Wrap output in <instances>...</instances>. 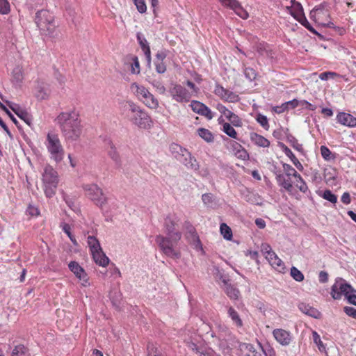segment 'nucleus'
<instances>
[{"label": "nucleus", "mask_w": 356, "mask_h": 356, "mask_svg": "<svg viewBox=\"0 0 356 356\" xmlns=\"http://www.w3.org/2000/svg\"><path fill=\"white\" fill-rule=\"evenodd\" d=\"M56 121L66 141H76L80 138L83 125L78 111L73 109L61 112Z\"/></svg>", "instance_id": "obj_1"}, {"label": "nucleus", "mask_w": 356, "mask_h": 356, "mask_svg": "<svg viewBox=\"0 0 356 356\" xmlns=\"http://www.w3.org/2000/svg\"><path fill=\"white\" fill-rule=\"evenodd\" d=\"M123 114L125 115L129 121L140 129H149L152 126L150 115L131 101H128L124 104Z\"/></svg>", "instance_id": "obj_2"}, {"label": "nucleus", "mask_w": 356, "mask_h": 356, "mask_svg": "<svg viewBox=\"0 0 356 356\" xmlns=\"http://www.w3.org/2000/svg\"><path fill=\"white\" fill-rule=\"evenodd\" d=\"M181 238V234L179 232L165 236L159 234L156 236V243L163 254L173 259H177L181 257V252L177 247Z\"/></svg>", "instance_id": "obj_3"}, {"label": "nucleus", "mask_w": 356, "mask_h": 356, "mask_svg": "<svg viewBox=\"0 0 356 356\" xmlns=\"http://www.w3.org/2000/svg\"><path fill=\"white\" fill-rule=\"evenodd\" d=\"M169 150L175 159L184 164L188 169L198 170V162L187 149L177 143H172L170 145Z\"/></svg>", "instance_id": "obj_4"}, {"label": "nucleus", "mask_w": 356, "mask_h": 356, "mask_svg": "<svg viewBox=\"0 0 356 356\" xmlns=\"http://www.w3.org/2000/svg\"><path fill=\"white\" fill-rule=\"evenodd\" d=\"M35 22L41 33L51 36L54 33L56 25L54 15L47 10H40L35 14Z\"/></svg>", "instance_id": "obj_5"}, {"label": "nucleus", "mask_w": 356, "mask_h": 356, "mask_svg": "<svg viewBox=\"0 0 356 356\" xmlns=\"http://www.w3.org/2000/svg\"><path fill=\"white\" fill-rule=\"evenodd\" d=\"M190 90L180 84H175L170 90V94L174 100L179 103L189 102L191 97L196 96L200 92V88L194 83L188 80L186 82Z\"/></svg>", "instance_id": "obj_6"}, {"label": "nucleus", "mask_w": 356, "mask_h": 356, "mask_svg": "<svg viewBox=\"0 0 356 356\" xmlns=\"http://www.w3.org/2000/svg\"><path fill=\"white\" fill-rule=\"evenodd\" d=\"M356 290L351 285L340 279L332 286L331 296L334 300H339L343 295L350 304L356 305Z\"/></svg>", "instance_id": "obj_7"}, {"label": "nucleus", "mask_w": 356, "mask_h": 356, "mask_svg": "<svg viewBox=\"0 0 356 356\" xmlns=\"http://www.w3.org/2000/svg\"><path fill=\"white\" fill-rule=\"evenodd\" d=\"M46 147L50 154V158L56 163H60L64 158L65 150L58 134L48 133Z\"/></svg>", "instance_id": "obj_8"}, {"label": "nucleus", "mask_w": 356, "mask_h": 356, "mask_svg": "<svg viewBox=\"0 0 356 356\" xmlns=\"http://www.w3.org/2000/svg\"><path fill=\"white\" fill-rule=\"evenodd\" d=\"M44 191L47 197H53L58 184V172L51 166L47 165L42 174Z\"/></svg>", "instance_id": "obj_9"}, {"label": "nucleus", "mask_w": 356, "mask_h": 356, "mask_svg": "<svg viewBox=\"0 0 356 356\" xmlns=\"http://www.w3.org/2000/svg\"><path fill=\"white\" fill-rule=\"evenodd\" d=\"M186 346L200 356H218L210 348L206 346L202 337L197 334L184 340Z\"/></svg>", "instance_id": "obj_10"}, {"label": "nucleus", "mask_w": 356, "mask_h": 356, "mask_svg": "<svg viewBox=\"0 0 356 356\" xmlns=\"http://www.w3.org/2000/svg\"><path fill=\"white\" fill-rule=\"evenodd\" d=\"M130 88L137 98L147 107L152 109H156L159 107L157 99L145 86L137 83H133L131 84Z\"/></svg>", "instance_id": "obj_11"}, {"label": "nucleus", "mask_w": 356, "mask_h": 356, "mask_svg": "<svg viewBox=\"0 0 356 356\" xmlns=\"http://www.w3.org/2000/svg\"><path fill=\"white\" fill-rule=\"evenodd\" d=\"M87 243L94 261L102 267L108 266L109 259L103 252L97 238L93 236H89L87 238Z\"/></svg>", "instance_id": "obj_12"}, {"label": "nucleus", "mask_w": 356, "mask_h": 356, "mask_svg": "<svg viewBox=\"0 0 356 356\" xmlns=\"http://www.w3.org/2000/svg\"><path fill=\"white\" fill-rule=\"evenodd\" d=\"M85 195L96 206L103 207L106 204L108 198L103 190L96 184H88L83 186Z\"/></svg>", "instance_id": "obj_13"}, {"label": "nucleus", "mask_w": 356, "mask_h": 356, "mask_svg": "<svg viewBox=\"0 0 356 356\" xmlns=\"http://www.w3.org/2000/svg\"><path fill=\"white\" fill-rule=\"evenodd\" d=\"M261 252L268 261L269 264L277 271L284 273L285 265L281 259L278 257L276 253L273 251L271 247L268 243H262L261 245Z\"/></svg>", "instance_id": "obj_14"}, {"label": "nucleus", "mask_w": 356, "mask_h": 356, "mask_svg": "<svg viewBox=\"0 0 356 356\" xmlns=\"http://www.w3.org/2000/svg\"><path fill=\"white\" fill-rule=\"evenodd\" d=\"M213 93L225 102L237 103L240 101V97L238 94L225 88L218 83L216 84Z\"/></svg>", "instance_id": "obj_15"}, {"label": "nucleus", "mask_w": 356, "mask_h": 356, "mask_svg": "<svg viewBox=\"0 0 356 356\" xmlns=\"http://www.w3.org/2000/svg\"><path fill=\"white\" fill-rule=\"evenodd\" d=\"M220 4L227 8L232 10L236 15L243 19L249 17L247 10L242 6L237 0H218Z\"/></svg>", "instance_id": "obj_16"}, {"label": "nucleus", "mask_w": 356, "mask_h": 356, "mask_svg": "<svg viewBox=\"0 0 356 356\" xmlns=\"http://www.w3.org/2000/svg\"><path fill=\"white\" fill-rule=\"evenodd\" d=\"M190 107L191 108L193 112L200 115L204 116L208 120H211L213 118L211 109L204 104L199 101H191Z\"/></svg>", "instance_id": "obj_17"}, {"label": "nucleus", "mask_w": 356, "mask_h": 356, "mask_svg": "<svg viewBox=\"0 0 356 356\" xmlns=\"http://www.w3.org/2000/svg\"><path fill=\"white\" fill-rule=\"evenodd\" d=\"M273 335L275 340L282 346H288L291 343L293 337L289 331L277 328L273 331Z\"/></svg>", "instance_id": "obj_18"}, {"label": "nucleus", "mask_w": 356, "mask_h": 356, "mask_svg": "<svg viewBox=\"0 0 356 356\" xmlns=\"http://www.w3.org/2000/svg\"><path fill=\"white\" fill-rule=\"evenodd\" d=\"M70 270L81 281L84 286L88 284V277L84 269L76 261H71L69 265Z\"/></svg>", "instance_id": "obj_19"}, {"label": "nucleus", "mask_w": 356, "mask_h": 356, "mask_svg": "<svg viewBox=\"0 0 356 356\" xmlns=\"http://www.w3.org/2000/svg\"><path fill=\"white\" fill-rule=\"evenodd\" d=\"M311 16L320 25L330 26L329 13L327 10L322 8H315L311 12Z\"/></svg>", "instance_id": "obj_20"}, {"label": "nucleus", "mask_w": 356, "mask_h": 356, "mask_svg": "<svg viewBox=\"0 0 356 356\" xmlns=\"http://www.w3.org/2000/svg\"><path fill=\"white\" fill-rule=\"evenodd\" d=\"M241 356H261L262 348L261 346L255 347L250 343H243L240 345Z\"/></svg>", "instance_id": "obj_21"}, {"label": "nucleus", "mask_w": 356, "mask_h": 356, "mask_svg": "<svg viewBox=\"0 0 356 356\" xmlns=\"http://www.w3.org/2000/svg\"><path fill=\"white\" fill-rule=\"evenodd\" d=\"M336 120L338 123L343 126L348 127H356V118L350 113L339 112L336 116Z\"/></svg>", "instance_id": "obj_22"}, {"label": "nucleus", "mask_w": 356, "mask_h": 356, "mask_svg": "<svg viewBox=\"0 0 356 356\" xmlns=\"http://www.w3.org/2000/svg\"><path fill=\"white\" fill-rule=\"evenodd\" d=\"M286 9L296 19L304 15L302 5L296 0H291L290 5L286 6Z\"/></svg>", "instance_id": "obj_23"}, {"label": "nucleus", "mask_w": 356, "mask_h": 356, "mask_svg": "<svg viewBox=\"0 0 356 356\" xmlns=\"http://www.w3.org/2000/svg\"><path fill=\"white\" fill-rule=\"evenodd\" d=\"M166 58V54L164 51H159L156 54L154 65L156 71L159 74H163L166 71V65L164 60Z\"/></svg>", "instance_id": "obj_24"}, {"label": "nucleus", "mask_w": 356, "mask_h": 356, "mask_svg": "<svg viewBox=\"0 0 356 356\" xmlns=\"http://www.w3.org/2000/svg\"><path fill=\"white\" fill-rule=\"evenodd\" d=\"M250 140L257 146L259 147H269L270 145V142L264 136L257 134V133H251Z\"/></svg>", "instance_id": "obj_25"}, {"label": "nucleus", "mask_w": 356, "mask_h": 356, "mask_svg": "<svg viewBox=\"0 0 356 356\" xmlns=\"http://www.w3.org/2000/svg\"><path fill=\"white\" fill-rule=\"evenodd\" d=\"M299 309L302 313L313 318H318L321 316V312L309 305L301 303L299 305Z\"/></svg>", "instance_id": "obj_26"}, {"label": "nucleus", "mask_w": 356, "mask_h": 356, "mask_svg": "<svg viewBox=\"0 0 356 356\" xmlns=\"http://www.w3.org/2000/svg\"><path fill=\"white\" fill-rule=\"evenodd\" d=\"M137 40L140 44L143 51L144 52L147 59L148 60H150L151 51H150V48H149V46L148 44L147 40L141 35V33H138L137 34Z\"/></svg>", "instance_id": "obj_27"}, {"label": "nucleus", "mask_w": 356, "mask_h": 356, "mask_svg": "<svg viewBox=\"0 0 356 356\" xmlns=\"http://www.w3.org/2000/svg\"><path fill=\"white\" fill-rule=\"evenodd\" d=\"M34 95L38 100H44L48 98L49 94L43 83H37Z\"/></svg>", "instance_id": "obj_28"}, {"label": "nucleus", "mask_w": 356, "mask_h": 356, "mask_svg": "<svg viewBox=\"0 0 356 356\" xmlns=\"http://www.w3.org/2000/svg\"><path fill=\"white\" fill-rule=\"evenodd\" d=\"M282 149L286 156H287L293 162L294 165L299 170L302 168V165L299 161V160L296 158L293 152L284 144H282Z\"/></svg>", "instance_id": "obj_29"}, {"label": "nucleus", "mask_w": 356, "mask_h": 356, "mask_svg": "<svg viewBox=\"0 0 356 356\" xmlns=\"http://www.w3.org/2000/svg\"><path fill=\"white\" fill-rule=\"evenodd\" d=\"M276 179L279 184L285 188L287 191L291 192L293 188L292 182L290 179H286L282 174L277 175Z\"/></svg>", "instance_id": "obj_30"}, {"label": "nucleus", "mask_w": 356, "mask_h": 356, "mask_svg": "<svg viewBox=\"0 0 356 356\" xmlns=\"http://www.w3.org/2000/svg\"><path fill=\"white\" fill-rule=\"evenodd\" d=\"M229 316L233 321V323L238 327H241L243 324L241 318L239 316L238 313L232 307L228 309Z\"/></svg>", "instance_id": "obj_31"}, {"label": "nucleus", "mask_w": 356, "mask_h": 356, "mask_svg": "<svg viewBox=\"0 0 356 356\" xmlns=\"http://www.w3.org/2000/svg\"><path fill=\"white\" fill-rule=\"evenodd\" d=\"M147 356H166L155 344L149 342L147 346Z\"/></svg>", "instance_id": "obj_32"}, {"label": "nucleus", "mask_w": 356, "mask_h": 356, "mask_svg": "<svg viewBox=\"0 0 356 356\" xmlns=\"http://www.w3.org/2000/svg\"><path fill=\"white\" fill-rule=\"evenodd\" d=\"M197 134L200 137L208 143L213 142L214 140L212 133L205 128H199L197 129Z\"/></svg>", "instance_id": "obj_33"}, {"label": "nucleus", "mask_w": 356, "mask_h": 356, "mask_svg": "<svg viewBox=\"0 0 356 356\" xmlns=\"http://www.w3.org/2000/svg\"><path fill=\"white\" fill-rule=\"evenodd\" d=\"M229 122H224L222 124V131L225 132L228 136L236 139L238 137V134L234 128L232 126Z\"/></svg>", "instance_id": "obj_34"}, {"label": "nucleus", "mask_w": 356, "mask_h": 356, "mask_svg": "<svg viewBox=\"0 0 356 356\" xmlns=\"http://www.w3.org/2000/svg\"><path fill=\"white\" fill-rule=\"evenodd\" d=\"M107 152L110 158L115 162L118 163L120 161V155L111 142L108 143Z\"/></svg>", "instance_id": "obj_35"}, {"label": "nucleus", "mask_w": 356, "mask_h": 356, "mask_svg": "<svg viewBox=\"0 0 356 356\" xmlns=\"http://www.w3.org/2000/svg\"><path fill=\"white\" fill-rule=\"evenodd\" d=\"M131 65V72L133 74H139L140 71V63L138 58L136 56H131L129 58Z\"/></svg>", "instance_id": "obj_36"}, {"label": "nucleus", "mask_w": 356, "mask_h": 356, "mask_svg": "<svg viewBox=\"0 0 356 356\" xmlns=\"http://www.w3.org/2000/svg\"><path fill=\"white\" fill-rule=\"evenodd\" d=\"M12 356H28L27 348L22 344L17 345L12 351Z\"/></svg>", "instance_id": "obj_37"}, {"label": "nucleus", "mask_w": 356, "mask_h": 356, "mask_svg": "<svg viewBox=\"0 0 356 356\" xmlns=\"http://www.w3.org/2000/svg\"><path fill=\"white\" fill-rule=\"evenodd\" d=\"M175 222L170 218H167L165 221V228L167 235H172L175 233Z\"/></svg>", "instance_id": "obj_38"}, {"label": "nucleus", "mask_w": 356, "mask_h": 356, "mask_svg": "<svg viewBox=\"0 0 356 356\" xmlns=\"http://www.w3.org/2000/svg\"><path fill=\"white\" fill-rule=\"evenodd\" d=\"M225 292L231 299L234 300L238 299L240 295L239 291L232 285H227L226 286Z\"/></svg>", "instance_id": "obj_39"}, {"label": "nucleus", "mask_w": 356, "mask_h": 356, "mask_svg": "<svg viewBox=\"0 0 356 356\" xmlns=\"http://www.w3.org/2000/svg\"><path fill=\"white\" fill-rule=\"evenodd\" d=\"M220 233L225 239L230 240L232 238V232L230 227L225 223L220 225Z\"/></svg>", "instance_id": "obj_40"}, {"label": "nucleus", "mask_w": 356, "mask_h": 356, "mask_svg": "<svg viewBox=\"0 0 356 356\" xmlns=\"http://www.w3.org/2000/svg\"><path fill=\"white\" fill-rule=\"evenodd\" d=\"M290 275L297 282H302L304 280L305 276L296 267L293 266L291 268Z\"/></svg>", "instance_id": "obj_41"}, {"label": "nucleus", "mask_w": 356, "mask_h": 356, "mask_svg": "<svg viewBox=\"0 0 356 356\" xmlns=\"http://www.w3.org/2000/svg\"><path fill=\"white\" fill-rule=\"evenodd\" d=\"M319 195L332 203L335 204L337 202V195L332 193L330 190H325L322 194H319Z\"/></svg>", "instance_id": "obj_42"}, {"label": "nucleus", "mask_w": 356, "mask_h": 356, "mask_svg": "<svg viewBox=\"0 0 356 356\" xmlns=\"http://www.w3.org/2000/svg\"><path fill=\"white\" fill-rule=\"evenodd\" d=\"M257 122L266 131L270 128L268 120L266 116L259 113L256 117Z\"/></svg>", "instance_id": "obj_43"}, {"label": "nucleus", "mask_w": 356, "mask_h": 356, "mask_svg": "<svg viewBox=\"0 0 356 356\" xmlns=\"http://www.w3.org/2000/svg\"><path fill=\"white\" fill-rule=\"evenodd\" d=\"M296 20L298 21L303 26H305L310 32L314 34H318L316 31L311 26L309 22L307 21V18L305 16V14Z\"/></svg>", "instance_id": "obj_44"}, {"label": "nucleus", "mask_w": 356, "mask_h": 356, "mask_svg": "<svg viewBox=\"0 0 356 356\" xmlns=\"http://www.w3.org/2000/svg\"><path fill=\"white\" fill-rule=\"evenodd\" d=\"M321 153L322 157L326 161H330L331 159H334V156L332 155V152L325 145H322L321 147Z\"/></svg>", "instance_id": "obj_45"}, {"label": "nucleus", "mask_w": 356, "mask_h": 356, "mask_svg": "<svg viewBox=\"0 0 356 356\" xmlns=\"http://www.w3.org/2000/svg\"><path fill=\"white\" fill-rule=\"evenodd\" d=\"M284 170L286 175V176L290 177L292 176L293 177H299L300 174L297 172V171L289 164L284 163L283 165Z\"/></svg>", "instance_id": "obj_46"}, {"label": "nucleus", "mask_w": 356, "mask_h": 356, "mask_svg": "<svg viewBox=\"0 0 356 356\" xmlns=\"http://www.w3.org/2000/svg\"><path fill=\"white\" fill-rule=\"evenodd\" d=\"M312 337H313L314 342L318 346V350L321 352L325 351V346H324L323 343L322 342L319 334L316 332L314 331L312 333Z\"/></svg>", "instance_id": "obj_47"}, {"label": "nucleus", "mask_w": 356, "mask_h": 356, "mask_svg": "<svg viewBox=\"0 0 356 356\" xmlns=\"http://www.w3.org/2000/svg\"><path fill=\"white\" fill-rule=\"evenodd\" d=\"M228 121L231 124L236 127H241L243 126V121L241 118L233 113V114L230 116L229 119H228Z\"/></svg>", "instance_id": "obj_48"}, {"label": "nucleus", "mask_w": 356, "mask_h": 356, "mask_svg": "<svg viewBox=\"0 0 356 356\" xmlns=\"http://www.w3.org/2000/svg\"><path fill=\"white\" fill-rule=\"evenodd\" d=\"M217 110L222 115H225V117L228 119H229L230 116L233 114V112L231 111L229 109H228L225 105L222 104H218L216 106Z\"/></svg>", "instance_id": "obj_49"}, {"label": "nucleus", "mask_w": 356, "mask_h": 356, "mask_svg": "<svg viewBox=\"0 0 356 356\" xmlns=\"http://www.w3.org/2000/svg\"><path fill=\"white\" fill-rule=\"evenodd\" d=\"M295 178L296 179V187L298 188L301 192L305 193L308 190V187H307L305 181L302 178L301 175H300L299 177H295Z\"/></svg>", "instance_id": "obj_50"}, {"label": "nucleus", "mask_w": 356, "mask_h": 356, "mask_svg": "<svg viewBox=\"0 0 356 356\" xmlns=\"http://www.w3.org/2000/svg\"><path fill=\"white\" fill-rule=\"evenodd\" d=\"M10 10V3L8 0H0V13L8 14Z\"/></svg>", "instance_id": "obj_51"}, {"label": "nucleus", "mask_w": 356, "mask_h": 356, "mask_svg": "<svg viewBox=\"0 0 356 356\" xmlns=\"http://www.w3.org/2000/svg\"><path fill=\"white\" fill-rule=\"evenodd\" d=\"M245 76L250 81H253L257 77L256 71L252 67H246L244 70Z\"/></svg>", "instance_id": "obj_52"}, {"label": "nucleus", "mask_w": 356, "mask_h": 356, "mask_svg": "<svg viewBox=\"0 0 356 356\" xmlns=\"http://www.w3.org/2000/svg\"><path fill=\"white\" fill-rule=\"evenodd\" d=\"M134 3L139 13H144L146 12L147 6L144 0H134Z\"/></svg>", "instance_id": "obj_53"}, {"label": "nucleus", "mask_w": 356, "mask_h": 356, "mask_svg": "<svg viewBox=\"0 0 356 356\" xmlns=\"http://www.w3.org/2000/svg\"><path fill=\"white\" fill-rule=\"evenodd\" d=\"M26 212L29 215L33 217H37L40 215V210L38 208L31 204L29 205Z\"/></svg>", "instance_id": "obj_54"}, {"label": "nucleus", "mask_w": 356, "mask_h": 356, "mask_svg": "<svg viewBox=\"0 0 356 356\" xmlns=\"http://www.w3.org/2000/svg\"><path fill=\"white\" fill-rule=\"evenodd\" d=\"M289 109L286 102L282 104L281 106L273 107V110L275 113L280 114Z\"/></svg>", "instance_id": "obj_55"}, {"label": "nucleus", "mask_w": 356, "mask_h": 356, "mask_svg": "<svg viewBox=\"0 0 356 356\" xmlns=\"http://www.w3.org/2000/svg\"><path fill=\"white\" fill-rule=\"evenodd\" d=\"M343 311L348 316L356 319V309L352 307H345Z\"/></svg>", "instance_id": "obj_56"}, {"label": "nucleus", "mask_w": 356, "mask_h": 356, "mask_svg": "<svg viewBox=\"0 0 356 356\" xmlns=\"http://www.w3.org/2000/svg\"><path fill=\"white\" fill-rule=\"evenodd\" d=\"M235 156L242 160H245L248 158V153L246 151V149L243 147V149H241L240 151L238 152H236Z\"/></svg>", "instance_id": "obj_57"}, {"label": "nucleus", "mask_w": 356, "mask_h": 356, "mask_svg": "<svg viewBox=\"0 0 356 356\" xmlns=\"http://www.w3.org/2000/svg\"><path fill=\"white\" fill-rule=\"evenodd\" d=\"M318 280L321 283H326L328 281V274L325 271H321L318 275Z\"/></svg>", "instance_id": "obj_58"}, {"label": "nucleus", "mask_w": 356, "mask_h": 356, "mask_svg": "<svg viewBox=\"0 0 356 356\" xmlns=\"http://www.w3.org/2000/svg\"><path fill=\"white\" fill-rule=\"evenodd\" d=\"M341 202L345 204H348L350 203V195L348 192L343 193L341 196Z\"/></svg>", "instance_id": "obj_59"}, {"label": "nucleus", "mask_w": 356, "mask_h": 356, "mask_svg": "<svg viewBox=\"0 0 356 356\" xmlns=\"http://www.w3.org/2000/svg\"><path fill=\"white\" fill-rule=\"evenodd\" d=\"M16 115L22 120H24L25 122H27L26 120L28 118L29 115L26 111L22 109L19 112H16Z\"/></svg>", "instance_id": "obj_60"}, {"label": "nucleus", "mask_w": 356, "mask_h": 356, "mask_svg": "<svg viewBox=\"0 0 356 356\" xmlns=\"http://www.w3.org/2000/svg\"><path fill=\"white\" fill-rule=\"evenodd\" d=\"M6 103L15 114L16 112H19L20 110H22V108L19 106L14 104L10 102L6 101Z\"/></svg>", "instance_id": "obj_61"}, {"label": "nucleus", "mask_w": 356, "mask_h": 356, "mask_svg": "<svg viewBox=\"0 0 356 356\" xmlns=\"http://www.w3.org/2000/svg\"><path fill=\"white\" fill-rule=\"evenodd\" d=\"M232 147L233 152H234V154H236V152H238V151H240L241 149L243 148V147L241 144H239L238 143H237L236 141H232Z\"/></svg>", "instance_id": "obj_62"}, {"label": "nucleus", "mask_w": 356, "mask_h": 356, "mask_svg": "<svg viewBox=\"0 0 356 356\" xmlns=\"http://www.w3.org/2000/svg\"><path fill=\"white\" fill-rule=\"evenodd\" d=\"M62 229L63 231L68 236V237H71L72 236H73L71 233V227L68 224L65 223L62 226Z\"/></svg>", "instance_id": "obj_63"}, {"label": "nucleus", "mask_w": 356, "mask_h": 356, "mask_svg": "<svg viewBox=\"0 0 356 356\" xmlns=\"http://www.w3.org/2000/svg\"><path fill=\"white\" fill-rule=\"evenodd\" d=\"M255 224L260 229H264L266 227L265 221L261 218H257L255 220Z\"/></svg>", "instance_id": "obj_64"}]
</instances>
